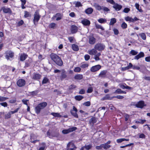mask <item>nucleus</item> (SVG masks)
Segmentation results:
<instances>
[{
  "label": "nucleus",
  "instance_id": "52",
  "mask_svg": "<svg viewBox=\"0 0 150 150\" xmlns=\"http://www.w3.org/2000/svg\"><path fill=\"white\" fill-rule=\"evenodd\" d=\"M8 98L0 96V101L2 102L6 100Z\"/></svg>",
  "mask_w": 150,
  "mask_h": 150
},
{
  "label": "nucleus",
  "instance_id": "14",
  "mask_svg": "<svg viewBox=\"0 0 150 150\" xmlns=\"http://www.w3.org/2000/svg\"><path fill=\"white\" fill-rule=\"evenodd\" d=\"M108 72L106 70L102 71L98 75V76L101 78H105L106 76V74Z\"/></svg>",
  "mask_w": 150,
  "mask_h": 150
},
{
  "label": "nucleus",
  "instance_id": "35",
  "mask_svg": "<svg viewBox=\"0 0 150 150\" xmlns=\"http://www.w3.org/2000/svg\"><path fill=\"white\" fill-rule=\"evenodd\" d=\"M31 16V14L27 11H24V17L25 18H27L30 17Z\"/></svg>",
  "mask_w": 150,
  "mask_h": 150
},
{
  "label": "nucleus",
  "instance_id": "17",
  "mask_svg": "<svg viewBox=\"0 0 150 150\" xmlns=\"http://www.w3.org/2000/svg\"><path fill=\"white\" fill-rule=\"evenodd\" d=\"M96 42V38L93 36H90L89 38V43L91 45L94 44Z\"/></svg>",
  "mask_w": 150,
  "mask_h": 150
},
{
  "label": "nucleus",
  "instance_id": "48",
  "mask_svg": "<svg viewBox=\"0 0 150 150\" xmlns=\"http://www.w3.org/2000/svg\"><path fill=\"white\" fill-rule=\"evenodd\" d=\"M88 66L89 64L88 63H84L81 64L80 67L82 68H85L88 67Z\"/></svg>",
  "mask_w": 150,
  "mask_h": 150
},
{
  "label": "nucleus",
  "instance_id": "51",
  "mask_svg": "<svg viewBox=\"0 0 150 150\" xmlns=\"http://www.w3.org/2000/svg\"><path fill=\"white\" fill-rule=\"evenodd\" d=\"M77 129V128L75 127H73L71 128H69L68 129V130L69 131V132H73L75 131Z\"/></svg>",
  "mask_w": 150,
  "mask_h": 150
},
{
  "label": "nucleus",
  "instance_id": "49",
  "mask_svg": "<svg viewBox=\"0 0 150 150\" xmlns=\"http://www.w3.org/2000/svg\"><path fill=\"white\" fill-rule=\"evenodd\" d=\"M81 69L79 67H75L74 69V71L75 72H79L81 71Z\"/></svg>",
  "mask_w": 150,
  "mask_h": 150
},
{
  "label": "nucleus",
  "instance_id": "42",
  "mask_svg": "<svg viewBox=\"0 0 150 150\" xmlns=\"http://www.w3.org/2000/svg\"><path fill=\"white\" fill-rule=\"evenodd\" d=\"M139 35L141 37L143 40H145L146 39V36L145 33H142L139 34Z\"/></svg>",
  "mask_w": 150,
  "mask_h": 150
},
{
  "label": "nucleus",
  "instance_id": "57",
  "mask_svg": "<svg viewBox=\"0 0 150 150\" xmlns=\"http://www.w3.org/2000/svg\"><path fill=\"white\" fill-rule=\"evenodd\" d=\"M24 23L23 21L21 20V21H19L17 23V25L18 26H21Z\"/></svg>",
  "mask_w": 150,
  "mask_h": 150
},
{
  "label": "nucleus",
  "instance_id": "15",
  "mask_svg": "<svg viewBox=\"0 0 150 150\" xmlns=\"http://www.w3.org/2000/svg\"><path fill=\"white\" fill-rule=\"evenodd\" d=\"M144 53L143 52H141L139 54H137V55L134 57V59L138 60L140 58L144 57Z\"/></svg>",
  "mask_w": 150,
  "mask_h": 150
},
{
  "label": "nucleus",
  "instance_id": "46",
  "mask_svg": "<svg viewBox=\"0 0 150 150\" xmlns=\"http://www.w3.org/2000/svg\"><path fill=\"white\" fill-rule=\"evenodd\" d=\"M146 120H138L136 121L135 122L137 123H141L143 124L144 123Z\"/></svg>",
  "mask_w": 150,
  "mask_h": 150
},
{
  "label": "nucleus",
  "instance_id": "12",
  "mask_svg": "<svg viewBox=\"0 0 150 150\" xmlns=\"http://www.w3.org/2000/svg\"><path fill=\"white\" fill-rule=\"evenodd\" d=\"M113 8L117 11H120L122 8V6L117 3H115L113 6Z\"/></svg>",
  "mask_w": 150,
  "mask_h": 150
},
{
  "label": "nucleus",
  "instance_id": "4",
  "mask_svg": "<svg viewBox=\"0 0 150 150\" xmlns=\"http://www.w3.org/2000/svg\"><path fill=\"white\" fill-rule=\"evenodd\" d=\"M34 17L33 20V22L34 24L35 23H38L40 19L41 16L40 15L39 12L37 11H36L34 15Z\"/></svg>",
  "mask_w": 150,
  "mask_h": 150
},
{
  "label": "nucleus",
  "instance_id": "19",
  "mask_svg": "<svg viewBox=\"0 0 150 150\" xmlns=\"http://www.w3.org/2000/svg\"><path fill=\"white\" fill-rule=\"evenodd\" d=\"M67 77V75H66V71L64 70L63 69L61 72L60 78L61 80H62L63 79L66 78Z\"/></svg>",
  "mask_w": 150,
  "mask_h": 150
},
{
  "label": "nucleus",
  "instance_id": "21",
  "mask_svg": "<svg viewBox=\"0 0 150 150\" xmlns=\"http://www.w3.org/2000/svg\"><path fill=\"white\" fill-rule=\"evenodd\" d=\"M83 78V76L82 74H77L74 77V79L76 80H80Z\"/></svg>",
  "mask_w": 150,
  "mask_h": 150
},
{
  "label": "nucleus",
  "instance_id": "39",
  "mask_svg": "<svg viewBox=\"0 0 150 150\" xmlns=\"http://www.w3.org/2000/svg\"><path fill=\"white\" fill-rule=\"evenodd\" d=\"M56 24L54 23H50L48 25V27L50 28L54 29L56 26Z\"/></svg>",
  "mask_w": 150,
  "mask_h": 150
},
{
  "label": "nucleus",
  "instance_id": "2",
  "mask_svg": "<svg viewBox=\"0 0 150 150\" xmlns=\"http://www.w3.org/2000/svg\"><path fill=\"white\" fill-rule=\"evenodd\" d=\"M47 103L46 102L40 103L35 107V111L37 114L40 113L41 110L44 108L47 105Z\"/></svg>",
  "mask_w": 150,
  "mask_h": 150
},
{
  "label": "nucleus",
  "instance_id": "6",
  "mask_svg": "<svg viewBox=\"0 0 150 150\" xmlns=\"http://www.w3.org/2000/svg\"><path fill=\"white\" fill-rule=\"evenodd\" d=\"M125 20L127 21H129L130 23H134L136 21H138L139 19L136 17H134V18L129 16L125 18Z\"/></svg>",
  "mask_w": 150,
  "mask_h": 150
},
{
  "label": "nucleus",
  "instance_id": "13",
  "mask_svg": "<svg viewBox=\"0 0 150 150\" xmlns=\"http://www.w3.org/2000/svg\"><path fill=\"white\" fill-rule=\"evenodd\" d=\"M63 15L59 13H57L56 14L54 15L52 17L53 19L56 18V20L59 21L62 19Z\"/></svg>",
  "mask_w": 150,
  "mask_h": 150
},
{
  "label": "nucleus",
  "instance_id": "30",
  "mask_svg": "<svg viewBox=\"0 0 150 150\" xmlns=\"http://www.w3.org/2000/svg\"><path fill=\"white\" fill-rule=\"evenodd\" d=\"M93 9L91 8H89L86 9L85 11V13L87 14H91L93 12Z\"/></svg>",
  "mask_w": 150,
  "mask_h": 150
},
{
  "label": "nucleus",
  "instance_id": "47",
  "mask_svg": "<svg viewBox=\"0 0 150 150\" xmlns=\"http://www.w3.org/2000/svg\"><path fill=\"white\" fill-rule=\"evenodd\" d=\"M41 145L42 146L40 147L38 150H44L46 146L45 144L44 143H42L41 144Z\"/></svg>",
  "mask_w": 150,
  "mask_h": 150
},
{
  "label": "nucleus",
  "instance_id": "28",
  "mask_svg": "<svg viewBox=\"0 0 150 150\" xmlns=\"http://www.w3.org/2000/svg\"><path fill=\"white\" fill-rule=\"evenodd\" d=\"M96 118L94 117H92L89 120V122L91 124H93L97 122Z\"/></svg>",
  "mask_w": 150,
  "mask_h": 150
},
{
  "label": "nucleus",
  "instance_id": "33",
  "mask_svg": "<svg viewBox=\"0 0 150 150\" xmlns=\"http://www.w3.org/2000/svg\"><path fill=\"white\" fill-rule=\"evenodd\" d=\"M129 141V139H126L125 138H121L117 139L116 140V141L117 143H120L124 141Z\"/></svg>",
  "mask_w": 150,
  "mask_h": 150
},
{
  "label": "nucleus",
  "instance_id": "29",
  "mask_svg": "<svg viewBox=\"0 0 150 150\" xmlns=\"http://www.w3.org/2000/svg\"><path fill=\"white\" fill-rule=\"evenodd\" d=\"M126 85H121L120 87L123 89H126L130 90H132L133 88L132 87H130Z\"/></svg>",
  "mask_w": 150,
  "mask_h": 150
},
{
  "label": "nucleus",
  "instance_id": "61",
  "mask_svg": "<svg viewBox=\"0 0 150 150\" xmlns=\"http://www.w3.org/2000/svg\"><path fill=\"white\" fill-rule=\"evenodd\" d=\"M74 37H69L68 38V39L71 43L73 42Z\"/></svg>",
  "mask_w": 150,
  "mask_h": 150
},
{
  "label": "nucleus",
  "instance_id": "22",
  "mask_svg": "<svg viewBox=\"0 0 150 150\" xmlns=\"http://www.w3.org/2000/svg\"><path fill=\"white\" fill-rule=\"evenodd\" d=\"M32 62V59L30 58L28 60H27L25 63V67H28L30 66L31 63Z\"/></svg>",
  "mask_w": 150,
  "mask_h": 150
},
{
  "label": "nucleus",
  "instance_id": "11",
  "mask_svg": "<svg viewBox=\"0 0 150 150\" xmlns=\"http://www.w3.org/2000/svg\"><path fill=\"white\" fill-rule=\"evenodd\" d=\"M41 75L39 73H34L33 75V79L34 80L38 81L41 78Z\"/></svg>",
  "mask_w": 150,
  "mask_h": 150
},
{
  "label": "nucleus",
  "instance_id": "62",
  "mask_svg": "<svg viewBox=\"0 0 150 150\" xmlns=\"http://www.w3.org/2000/svg\"><path fill=\"white\" fill-rule=\"evenodd\" d=\"M28 100H28L23 99L22 100V101L24 104L28 106V104L27 102L28 101Z\"/></svg>",
  "mask_w": 150,
  "mask_h": 150
},
{
  "label": "nucleus",
  "instance_id": "58",
  "mask_svg": "<svg viewBox=\"0 0 150 150\" xmlns=\"http://www.w3.org/2000/svg\"><path fill=\"white\" fill-rule=\"evenodd\" d=\"M86 61H88L90 59V56L88 54H85L84 57Z\"/></svg>",
  "mask_w": 150,
  "mask_h": 150
},
{
  "label": "nucleus",
  "instance_id": "20",
  "mask_svg": "<svg viewBox=\"0 0 150 150\" xmlns=\"http://www.w3.org/2000/svg\"><path fill=\"white\" fill-rule=\"evenodd\" d=\"M136 106L139 108H142L144 106V103L143 101H140L136 105Z\"/></svg>",
  "mask_w": 150,
  "mask_h": 150
},
{
  "label": "nucleus",
  "instance_id": "26",
  "mask_svg": "<svg viewBox=\"0 0 150 150\" xmlns=\"http://www.w3.org/2000/svg\"><path fill=\"white\" fill-rule=\"evenodd\" d=\"M26 82L25 80L23 79H20L18 80L16 84H25Z\"/></svg>",
  "mask_w": 150,
  "mask_h": 150
},
{
  "label": "nucleus",
  "instance_id": "24",
  "mask_svg": "<svg viewBox=\"0 0 150 150\" xmlns=\"http://www.w3.org/2000/svg\"><path fill=\"white\" fill-rule=\"evenodd\" d=\"M111 143L110 141H108L107 143L105 144H102L103 146V148L105 149H106L110 148L111 146L109 145L108 144H110Z\"/></svg>",
  "mask_w": 150,
  "mask_h": 150
},
{
  "label": "nucleus",
  "instance_id": "25",
  "mask_svg": "<svg viewBox=\"0 0 150 150\" xmlns=\"http://www.w3.org/2000/svg\"><path fill=\"white\" fill-rule=\"evenodd\" d=\"M114 93L115 94H126V92L125 91L121 90L120 89H117L114 92Z\"/></svg>",
  "mask_w": 150,
  "mask_h": 150
},
{
  "label": "nucleus",
  "instance_id": "50",
  "mask_svg": "<svg viewBox=\"0 0 150 150\" xmlns=\"http://www.w3.org/2000/svg\"><path fill=\"white\" fill-rule=\"evenodd\" d=\"M84 146L86 149L88 150L91 149L92 147V145L91 144H89L88 145H86Z\"/></svg>",
  "mask_w": 150,
  "mask_h": 150
},
{
  "label": "nucleus",
  "instance_id": "38",
  "mask_svg": "<svg viewBox=\"0 0 150 150\" xmlns=\"http://www.w3.org/2000/svg\"><path fill=\"white\" fill-rule=\"evenodd\" d=\"M135 6L136 7V8L138 10L139 12H143V11L142 10L141 8V7H140V9H139V5L138 3H136L135 4Z\"/></svg>",
  "mask_w": 150,
  "mask_h": 150
},
{
  "label": "nucleus",
  "instance_id": "54",
  "mask_svg": "<svg viewBox=\"0 0 150 150\" xmlns=\"http://www.w3.org/2000/svg\"><path fill=\"white\" fill-rule=\"evenodd\" d=\"M113 31L115 35H118L119 33V31L118 29L116 28H114L113 29Z\"/></svg>",
  "mask_w": 150,
  "mask_h": 150
},
{
  "label": "nucleus",
  "instance_id": "9",
  "mask_svg": "<svg viewBox=\"0 0 150 150\" xmlns=\"http://www.w3.org/2000/svg\"><path fill=\"white\" fill-rule=\"evenodd\" d=\"M67 148L68 150H74L76 149V147L74 145L73 142H69L67 145Z\"/></svg>",
  "mask_w": 150,
  "mask_h": 150
},
{
  "label": "nucleus",
  "instance_id": "63",
  "mask_svg": "<svg viewBox=\"0 0 150 150\" xmlns=\"http://www.w3.org/2000/svg\"><path fill=\"white\" fill-rule=\"evenodd\" d=\"M103 145L102 144H101L100 146H96V149L97 150L101 149L103 148Z\"/></svg>",
  "mask_w": 150,
  "mask_h": 150
},
{
  "label": "nucleus",
  "instance_id": "55",
  "mask_svg": "<svg viewBox=\"0 0 150 150\" xmlns=\"http://www.w3.org/2000/svg\"><path fill=\"white\" fill-rule=\"evenodd\" d=\"M11 114L9 112H8V113L5 115V119H8L11 117Z\"/></svg>",
  "mask_w": 150,
  "mask_h": 150
},
{
  "label": "nucleus",
  "instance_id": "56",
  "mask_svg": "<svg viewBox=\"0 0 150 150\" xmlns=\"http://www.w3.org/2000/svg\"><path fill=\"white\" fill-rule=\"evenodd\" d=\"M82 6V5L80 2L77 1L75 4V6L79 7Z\"/></svg>",
  "mask_w": 150,
  "mask_h": 150
},
{
  "label": "nucleus",
  "instance_id": "60",
  "mask_svg": "<svg viewBox=\"0 0 150 150\" xmlns=\"http://www.w3.org/2000/svg\"><path fill=\"white\" fill-rule=\"evenodd\" d=\"M113 98H116L119 99H122L124 98V96L120 95H118L116 96H114L113 97Z\"/></svg>",
  "mask_w": 150,
  "mask_h": 150
},
{
  "label": "nucleus",
  "instance_id": "36",
  "mask_svg": "<svg viewBox=\"0 0 150 150\" xmlns=\"http://www.w3.org/2000/svg\"><path fill=\"white\" fill-rule=\"evenodd\" d=\"M94 6L96 8L98 11H100L102 9L101 6L97 4H95Z\"/></svg>",
  "mask_w": 150,
  "mask_h": 150
},
{
  "label": "nucleus",
  "instance_id": "43",
  "mask_svg": "<svg viewBox=\"0 0 150 150\" xmlns=\"http://www.w3.org/2000/svg\"><path fill=\"white\" fill-rule=\"evenodd\" d=\"M138 53V52L137 51L133 50H132L130 52V54L132 55H137Z\"/></svg>",
  "mask_w": 150,
  "mask_h": 150
},
{
  "label": "nucleus",
  "instance_id": "53",
  "mask_svg": "<svg viewBox=\"0 0 150 150\" xmlns=\"http://www.w3.org/2000/svg\"><path fill=\"white\" fill-rule=\"evenodd\" d=\"M121 26L123 29H125L127 28V24L125 22H124L121 25Z\"/></svg>",
  "mask_w": 150,
  "mask_h": 150
},
{
  "label": "nucleus",
  "instance_id": "1",
  "mask_svg": "<svg viewBox=\"0 0 150 150\" xmlns=\"http://www.w3.org/2000/svg\"><path fill=\"white\" fill-rule=\"evenodd\" d=\"M51 59L57 65L61 66L63 64V62L60 57L56 54L51 53L50 55Z\"/></svg>",
  "mask_w": 150,
  "mask_h": 150
},
{
  "label": "nucleus",
  "instance_id": "23",
  "mask_svg": "<svg viewBox=\"0 0 150 150\" xmlns=\"http://www.w3.org/2000/svg\"><path fill=\"white\" fill-rule=\"evenodd\" d=\"M81 22L83 25L85 26L89 25L91 23L90 21L87 19L82 20Z\"/></svg>",
  "mask_w": 150,
  "mask_h": 150
},
{
  "label": "nucleus",
  "instance_id": "31",
  "mask_svg": "<svg viewBox=\"0 0 150 150\" xmlns=\"http://www.w3.org/2000/svg\"><path fill=\"white\" fill-rule=\"evenodd\" d=\"M72 48L74 51H78L79 50L78 46L75 44H73L72 45Z\"/></svg>",
  "mask_w": 150,
  "mask_h": 150
},
{
  "label": "nucleus",
  "instance_id": "18",
  "mask_svg": "<svg viewBox=\"0 0 150 150\" xmlns=\"http://www.w3.org/2000/svg\"><path fill=\"white\" fill-rule=\"evenodd\" d=\"M78 30V27L74 25H72L71 27V32L73 34L76 33Z\"/></svg>",
  "mask_w": 150,
  "mask_h": 150
},
{
  "label": "nucleus",
  "instance_id": "5",
  "mask_svg": "<svg viewBox=\"0 0 150 150\" xmlns=\"http://www.w3.org/2000/svg\"><path fill=\"white\" fill-rule=\"evenodd\" d=\"M94 48L98 51H102L104 50L105 48V46L101 43H98L95 45Z\"/></svg>",
  "mask_w": 150,
  "mask_h": 150
},
{
  "label": "nucleus",
  "instance_id": "64",
  "mask_svg": "<svg viewBox=\"0 0 150 150\" xmlns=\"http://www.w3.org/2000/svg\"><path fill=\"white\" fill-rule=\"evenodd\" d=\"M130 11V9L129 8H125L124 9L123 11L125 13H128Z\"/></svg>",
  "mask_w": 150,
  "mask_h": 150
},
{
  "label": "nucleus",
  "instance_id": "37",
  "mask_svg": "<svg viewBox=\"0 0 150 150\" xmlns=\"http://www.w3.org/2000/svg\"><path fill=\"white\" fill-rule=\"evenodd\" d=\"M51 115L55 117H61L59 114L58 113L52 112L51 113Z\"/></svg>",
  "mask_w": 150,
  "mask_h": 150
},
{
  "label": "nucleus",
  "instance_id": "45",
  "mask_svg": "<svg viewBox=\"0 0 150 150\" xmlns=\"http://www.w3.org/2000/svg\"><path fill=\"white\" fill-rule=\"evenodd\" d=\"M95 26L97 29H100L102 30H104V28L103 27L100 25H99L98 24H96Z\"/></svg>",
  "mask_w": 150,
  "mask_h": 150
},
{
  "label": "nucleus",
  "instance_id": "41",
  "mask_svg": "<svg viewBox=\"0 0 150 150\" xmlns=\"http://www.w3.org/2000/svg\"><path fill=\"white\" fill-rule=\"evenodd\" d=\"M98 21L100 23H104L106 22V20L103 18H100L98 20Z\"/></svg>",
  "mask_w": 150,
  "mask_h": 150
},
{
  "label": "nucleus",
  "instance_id": "40",
  "mask_svg": "<svg viewBox=\"0 0 150 150\" xmlns=\"http://www.w3.org/2000/svg\"><path fill=\"white\" fill-rule=\"evenodd\" d=\"M83 98V97L81 95L77 96H75V99L77 100L80 101Z\"/></svg>",
  "mask_w": 150,
  "mask_h": 150
},
{
  "label": "nucleus",
  "instance_id": "34",
  "mask_svg": "<svg viewBox=\"0 0 150 150\" xmlns=\"http://www.w3.org/2000/svg\"><path fill=\"white\" fill-rule=\"evenodd\" d=\"M116 20L115 18H112L110 19V21L109 23V25H113L116 22Z\"/></svg>",
  "mask_w": 150,
  "mask_h": 150
},
{
  "label": "nucleus",
  "instance_id": "59",
  "mask_svg": "<svg viewBox=\"0 0 150 150\" xmlns=\"http://www.w3.org/2000/svg\"><path fill=\"white\" fill-rule=\"evenodd\" d=\"M38 93V91H35L30 92V94L33 96H35Z\"/></svg>",
  "mask_w": 150,
  "mask_h": 150
},
{
  "label": "nucleus",
  "instance_id": "10",
  "mask_svg": "<svg viewBox=\"0 0 150 150\" xmlns=\"http://www.w3.org/2000/svg\"><path fill=\"white\" fill-rule=\"evenodd\" d=\"M1 10H2L3 12L6 13H9L11 14L12 13V11L10 8H5V7H2L1 8Z\"/></svg>",
  "mask_w": 150,
  "mask_h": 150
},
{
  "label": "nucleus",
  "instance_id": "7",
  "mask_svg": "<svg viewBox=\"0 0 150 150\" xmlns=\"http://www.w3.org/2000/svg\"><path fill=\"white\" fill-rule=\"evenodd\" d=\"M101 68V66L100 64L96 65L93 66L90 69V71L93 72L98 71Z\"/></svg>",
  "mask_w": 150,
  "mask_h": 150
},
{
  "label": "nucleus",
  "instance_id": "16",
  "mask_svg": "<svg viewBox=\"0 0 150 150\" xmlns=\"http://www.w3.org/2000/svg\"><path fill=\"white\" fill-rule=\"evenodd\" d=\"M28 57V55L26 53H23L21 54L20 57V60L21 61H24Z\"/></svg>",
  "mask_w": 150,
  "mask_h": 150
},
{
  "label": "nucleus",
  "instance_id": "27",
  "mask_svg": "<svg viewBox=\"0 0 150 150\" xmlns=\"http://www.w3.org/2000/svg\"><path fill=\"white\" fill-rule=\"evenodd\" d=\"M96 49H93L89 51L88 53L91 55L96 54L97 53V51Z\"/></svg>",
  "mask_w": 150,
  "mask_h": 150
},
{
  "label": "nucleus",
  "instance_id": "8",
  "mask_svg": "<svg viewBox=\"0 0 150 150\" xmlns=\"http://www.w3.org/2000/svg\"><path fill=\"white\" fill-rule=\"evenodd\" d=\"M77 111L76 108L74 106H73V109L70 111V112L72 115L76 118H78V116L77 113Z\"/></svg>",
  "mask_w": 150,
  "mask_h": 150
},
{
  "label": "nucleus",
  "instance_id": "3",
  "mask_svg": "<svg viewBox=\"0 0 150 150\" xmlns=\"http://www.w3.org/2000/svg\"><path fill=\"white\" fill-rule=\"evenodd\" d=\"M14 53L11 50L7 51L5 53V57L7 60H9L10 58H12L14 56Z\"/></svg>",
  "mask_w": 150,
  "mask_h": 150
},
{
  "label": "nucleus",
  "instance_id": "32",
  "mask_svg": "<svg viewBox=\"0 0 150 150\" xmlns=\"http://www.w3.org/2000/svg\"><path fill=\"white\" fill-rule=\"evenodd\" d=\"M113 98V97H110L109 94H107L105 97L102 98V99L103 100H111Z\"/></svg>",
  "mask_w": 150,
  "mask_h": 150
},
{
  "label": "nucleus",
  "instance_id": "44",
  "mask_svg": "<svg viewBox=\"0 0 150 150\" xmlns=\"http://www.w3.org/2000/svg\"><path fill=\"white\" fill-rule=\"evenodd\" d=\"M49 82V79L46 77H45L42 81V83H46Z\"/></svg>",
  "mask_w": 150,
  "mask_h": 150
}]
</instances>
